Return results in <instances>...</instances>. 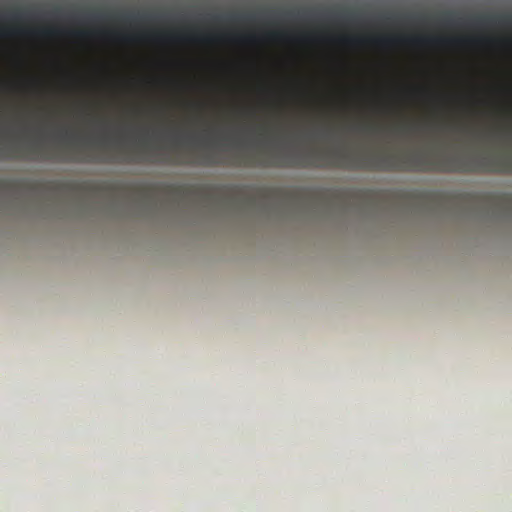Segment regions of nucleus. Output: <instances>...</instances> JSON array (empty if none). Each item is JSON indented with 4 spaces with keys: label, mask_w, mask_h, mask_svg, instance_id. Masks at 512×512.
<instances>
[{
    "label": "nucleus",
    "mask_w": 512,
    "mask_h": 512,
    "mask_svg": "<svg viewBox=\"0 0 512 512\" xmlns=\"http://www.w3.org/2000/svg\"><path fill=\"white\" fill-rule=\"evenodd\" d=\"M344 170L512 175L510 153L452 155L424 151L344 149Z\"/></svg>",
    "instance_id": "1"
},
{
    "label": "nucleus",
    "mask_w": 512,
    "mask_h": 512,
    "mask_svg": "<svg viewBox=\"0 0 512 512\" xmlns=\"http://www.w3.org/2000/svg\"><path fill=\"white\" fill-rule=\"evenodd\" d=\"M341 42L345 44H362L369 42L378 46H391L400 43L414 45H463L478 42H492L491 38H462V37H436V36H377V37H342Z\"/></svg>",
    "instance_id": "2"
},
{
    "label": "nucleus",
    "mask_w": 512,
    "mask_h": 512,
    "mask_svg": "<svg viewBox=\"0 0 512 512\" xmlns=\"http://www.w3.org/2000/svg\"><path fill=\"white\" fill-rule=\"evenodd\" d=\"M66 32H68L70 35L80 37V38L87 37L90 34L88 31H84V30L64 31L63 29H60V28L54 27V26H45V27L33 29V30H24V29L15 28V27H0V35L1 36L32 34V35H37V36H42V37H56V36L63 35Z\"/></svg>",
    "instance_id": "3"
},
{
    "label": "nucleus",
    "mask_w": 512,
    "mask_h": 512,
    "mask_svg": "<svg viewBox=\"0 0 512 512\" xmlns=\"http://www.w3.org/2000/svg\"><path fill=\"white\" fill-rule=\"evenodd\" d=\"M185 38L186 39H189V40H194V41H201V42H213L215 39L210 36V35H200L199 33L195 32V31H190L188 33L185 34Z\"/></svg>",
    "instance_id": "4"
},
{
    "label": "nucleus",
    "mask_w": 512,
    "mask_h": 512,
    "mask_svg": "<svg viewBox=\"0 0 512 512\" xmlns=\"http://www.w3.org/2000/svg\"><path fill=\"white\" fill-rule=\"evenodd\" d=\"M146 36H150V37H153L154 39H175L176 38V34L175 33H172V32H153V33H149V34H146ZM183 35H181L182 37ZM177 37H180V35H177Z\"/></svg>",
    "instance_id": "5"
},
{
    "label": "nucleus",
    "mask_w": 512,
    "mask_h": 512,
    "mask_svg": "<svg viewBox=\"0 0 512 512\" xmlns=\"http://www.w3.org/2000/svg\"><path fill=\"white\" fill-rule=\"evenodd\" d=\"M289 36H290V33L286 32V31H273V32L267 33V37L269 39H273V40H283V39H287Z\"/></svg>",
    "instance_id": "6"
},
{
    "label": "nucleus",
    "mask_w": 512,
    "mask_h": 512,
    "mask_svg": "<svg viewBox=\"0 0 512 512\" xmlns=\"http://www.w3.org/2000/svg\"><path fill=\"white\" fill-rule=\"evenodd\" d=\"M233 40L243 42V43H255L256 37L254 34L250 33V34H246V35L237 36Z\"/></svg>",
    "instance_id": "7"
},
{
    "label": "nucleus",
    "mask_w": 512,
    "mask_h": 512,
    "mask_svg": "<svg viewBox=\"0 0 512 512\" xmlns=\"http://www.w3.org/2000/svg\"><path fill=\"white\" fill-rule=\"evenodd\" d=\"M410 128H411V126H409V125H403V126L401 127V129H402V130H408V129H410Z\"/></svg>",
    "instance_id": "8"
},
{
    "label": "nucleus",
    "mask_w": 512,
    "mask_h": 512,
    "mask_svg": "<svg viewBox=\"0 0 512 512\" xmlns=\"http://www.w3.org/2000/svg\"><path fill=\"white\" fill-rule=\"evenodd\" d=\"M299 40H307V35H301V37L299 38Z\"/></svg>",
    "instance_id": "9"
},
{
    "label": "nucleus",
    "mask_w": 512,
    "mask_h": 512,
    "mask_svg": "<svg viewBox=\"0 0 512 512\" xmlns=\"http://www.w3.org/2000/svg\"><path fill=\"white\" fill-rule=\"evenodd\" d=\"M122 39H123L124 41L131 40V38H128V37H126V36H125V37H122Z\"/></svg>",
    "instance_id": "10"
}]
</instances>
